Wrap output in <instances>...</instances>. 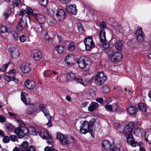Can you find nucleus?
<instances>
[{"instance_id":"680f3d73","label":"nucleus","mask_w":151,"mask_h":151,"mask_svg":"<svg viewBox=\"0 0 151 151\" xmlns=\"http://www.w3.org/2000/svg\"><path fill=\"white\" fill-rule=\"evenodd\" d=\"M6 121V118L3 116L1 115L0 116V122L4 123Z\"/></svg>"},{"instance_id":"20e7f679","label":"nucleus","mask_w":151,"mask_h":151,"mask_svg":"<svg viewBox=\"0 0 151 151\" xmlns=\"http://www.w3.org/2000/svg\"><path fill=\"white\" fill-rule=\"evenodd\" d=\"M106 79V76L104 75L103 72L97 73L94 78L95 83L98 86L102 84Z\"/></svg>"},{"instance_id":"8fccbe9b","label":"nucleus","mask_w":151,"mask_h":151,"mask_svg":"<svg viewBox=\"0 0 151 151\" xmlns=\"http://www.w3.org/2000/svg\"><path fill=\"white\" fill-rule=\"evenodd\" d=\"M19 39L21 42H24L26 40V37L24 35H20Z\"/></svg>"},{"instance_id":"9d476101","label":"nucleus","mask_w":151,"mask_h":151,"mask_svg":"<svg viewBox=\"0 0 151 151\" xmlns=\"http://www.w3.org/2000/svg\"><path fill=\"white\" fill-rule=\"evenodd\" d=\"M8 50L9 54L12 58H16L19 56V52L18 49L12 47L9 48Z\"/></svg>"},{"instance_id":"49530a36","label":"nucleus","mask_w":151,"mask_h":151,"mask_svg":"<svg viewBox=\"0 0 151 151\" xmlns=\"http://www.w3.org/2000/svg\"><path fill=\"white\" fill-rule=\"evenodd\" d=\"M5 126L6 129L8 131H11L14 128V127L10 123L6 124Z\"/></svg>"},{"instance_id":"6e6d98bb","label":"nucleus","mask_w":151,"mask_h":151,"mask_svg":"<svg viewBox=\"0 0 151 151\" xmlns=\"http://www.w3.org/2000/svg\"><path fill=\"white\" fill-rule=\"evenodd\" d=\"M103 91L105 93H107L109 92L110 89L107 86H105L103 87Z\"/></svg>"},{"instance_id":"a878e982","label":"nucleus","mask_w":151,"mask_h":151,"mask_svg":"<svg viewBox=\"0 0 151 151\" xmlns=\"http://www.w3.org/2000/svg\"><path fill=\"white\" fill-rule=\"evenodd\" d=\"M137 111V107L132 106H129L127 110L128 113H136Z\"/></svg>"},{"instance_id":"a211bd4d","label":"nucleus","mask_w":151,"mask_h":151,"mask_svg":"<svg viewBox=\"0 0 151 151\" xmlns=\"http://www.w3.org/2000/svg\"><path fill=\"white\" fill-rule=\"evenodd\" d=\"M24 85L27 88L29 89H33L35 86V82L31 80H27L25 82Z\"/></svg>"},{"instance_id":"423d86ee","label":"nucleus","mask_w":151,"mask_h":151,"mask_svg":"<svg viewBox=\"0 0 151 151\" xmlns=\"http://www.w3.org/2000/svg\"><path fill=\"white\" fill-rule=\"evenodd\" d=\"M84 43L86 49L87 50H91L95 47L94 43L91 37L86 38L84 41Z\"/></svg>"},{"instance_id":"2eb2a0df","label":"nucleus","mask_w":151,"mask_h":151,"mask_svg":"<svg viewBox=\"0 0 151 151\" xmlns=\"http://www.w3.org/2000/svg\"><path fill=\"white\" fill-rule=\"evenodd\" d=\"M57 18L59 20H63L65 18L66 14L65 11L62 9L59 10L56 14Z\"/></svg>"},{"instance_id":"5701e85b","label":"nucleus","mask_w":151,"mask_h":151,"mask_svg":"<svg viewBox=\"0 0 151 151\" xmlns=\"http://www.w3.org/2000/svg\"><path fill=\"white\" fill-rule=\"evenodd\" d=\"M78 79V78L76 77V76L74 73H69L67 74L66 80L68 81H70L74 80L76 81V79Z\"/></svg>"},{"instance_id":"4be33fe9","label":"nucleus","mask_w":151,"mask_h":151,"mask_svg":"<svg viewBox=\"0 0 151 151\" xmlns=\"http://www.w3.org/2000/svg\"><path fill=\"white\" fill-rule=\"evenodd\" d=\"M73 56L72 55H68L66 57L65 61L68 65H70L73 64L74 61Z\"/></svg>"},{"instance_id":"b1692460","label":"nucleus","mask_w":151,"mask_h":151,"mask_svg":"<svg viewBox=\"0 0 151 151\" xmlns=\"http://www.w3.org/2000/svg\"><path fill=\"white\" fill-rule=\"evenodd\" d=\"M46 105L44 104H40L39 105V109L43 113H49V111L46 108Z\"/></svg>"},{"instance_id":"58836bf2","label":"nucleus","mask_w":151,"mask_h":151,"mask_svg":"<svg viewBox=\"0 0 151 151\" xmlns=\"http://www.w3.org/2000/svg\"><path fill=\"white\" fill-rule=\"evenodd\" d=\"M8 28L6 26H3L0 27V33L2 34L8 32Z\"/></svg>"},{"instance_id":"13d9d810","label":"nucleus","mask_w":151,"mask_h":151,"mask_svg":"<svg viewBox=\"0 0 151 151\" xmlns=\"http://www.w3.org/2000/svg\"><path fill=\"white\" fill-rule=\"evenodd\" d=\"M88 12L89 13L92 15L94 16L95 15L96 13V12L95 11L94 9H89Z\"/></svg>"},{"instance_id":"2f4dec72","label":"nucleus","mask_w":151,"mask_h":151,"mask_svg":"<svg viewBox=\"0 0 151 151\" xmlns=\"http://www.w3.org/2000/svg\"><path fill=\"white\" fill-rule=\"evenodd\" d=\"M77 28L78 31L81 33L83 34L85 32V30L81 23H78L77 25Z\"/></svg>"},{"instance_id":"5fc2aeb1","label":"nucleus","mask_w":151,"mask_h":151,"mask_svg":"<svg viewBox=\"0 0 151 151\" xmlns=\"http://www.w3.org/2000/svg\"><path fill=\"white\" fill-rule=\"evenodd\" d=\"M105 108L108 111L112 112V106L111 105L106 104L105 106Z\"/></svg>"},{"instance_id":"473e14b6","label":"nucleus","mask_w":151,"mask_h":151,"mask_svg":"<svg viewBox=\"0 0 151 151\" xmlns=\"http://www.w3.org/2000/svg\"><path fill=\"white\" fill-rule=\"evenodd\" d=\"M105 52L107 54L109 58L111 57L113 53V51L111 49L107 48L105 50Z\"/></svg>"},{"instance_id":"0eeeda50","label":"nucleus","mask_w":151,"mask_h":151,"mask_svg":"<svg viewBox=\"0 0 151 151\" xmlns=\"http://www.w3.org/2000/svg\"><path fill=\"white\" fill-rule=\"evenodd\" d=\"M38 135L43 139L47 140V142L48 144L52 145L53 144V139L50 136L47 132H44L43 134L41 131H39L38 132Z\"/></svg>"},{"instance_id":"6ab92c4d","label":"nucleus","mask_w":151,"mask_h":151,"mask_svg":"<svg viewBox=\"0 0 151 151\" xmlns=\"http://www.w3.org/2000/svg\"><path fill=\"white\" fill-rule=\"evenodd\" d=\"M58 74V72L56 71L52 72L50 70H46L43 73L44 76L45 77H50L51 76H55Z\"/></svg>"},{"instance_id":"a19ab883","label":"nucleus","mask_w":151,"mask_h":151,"mask_svg":"<svg viewBox=\"0 0 151 151\" xmlns=\"http://www.w3.org/2000/svg\"><path fill=\"white\" fill-rule=\"evenodd\" d=\"M19 22H21V24H22V26H24V27L26 29H27L28 28V26L27 25V21L25 20L24 21L22 20V17L20 19Z\"/></svg>"},{"instance_id":"9b49d317","label":"nucleus","mask_w":151,"mask_h":151,"mask_svg":"<svg viewBox=\"0 0 151 151\" xmlns=\"http://www.w3.org/2000/svg\"><path fill=\"white\" fill-rule=\"evenodd\" d=\"M134 124L132 122L129 123L124 127V133L126 135L132 134V132L134 128Z\"/></svg>"},{"instance_id":"f704fd0d","label":"nucleus","mask_w":151,"mask_h":151,"mask_svg":"<svg viewBox=\"0 0 151 151\" xmlns=\"http://www.w3.org/2000/svg\"><path fill=\"white\" fill-rule=\"evenodd\" d=\"M126 136L128 143H130L134 140V138L132 134H128V135H126Z\"/></svg>"},{"instance_id":"69168bd1","label":"nucleus","mask_w":151,"mask_h":151,"mask_svg":"<svg viewBox=\"0 0 151 151\" xmlns=\"http://www.w3.org/2000/svg\"><path fill=\"white\" fill-rule=\"evenodd\" d=\"M100 27L101 28H104L106 27V24L105 22H101L100 24Z\"/></svg>"},{"instance_id":"c03bdc74","label":"nucleus","mask_w":151,"mask_h":151,"mask_svg":"<svg viewBox=\"0 0 151 151\" xmlns=\"http://www.w3.org/2000/svg\"><path fill=\"white\" fill-rule=\"evenodd\" d=\"M112 112H116L118 109V106L116 103H114L111 105Z\"/></svg>"},{"instance_id":"052dcab7","label":"nucleus","mask_w":151,"mask_h":151,"mask_svg":"<svg viewBox=\"0 0 151 151\" xmlns=\"http://www.w3.org/2000/svg\"><path fill=\"white\" fill-rule=\"evenodd\" d=\"M109 44L108 43L103 44L101 47V49L102 50H105L106 48H107L109 47Z\"/></svg>"},{"instance_id":"e2e57ef3","label":"nucleus","mask_w":151,"mask_h":151,"mask_svg":"<svg viewBox=\"0 0 151 151\" xmlns=\"http://www.w3.org/2000/svg\"><path fill=\"white\" fill-rule=\"evenodd\" d=\"M45 116L47 119L48 121L50 120H52L53 119V117L50 116V114H44Z\"/></svg>"},{"instance_id":"6e6552de","label":"nucleus","mask_w":151,"mask_h":151,"mask_svg":"<svg viewBox=\"0 0 151 151\" xmlns=\"http://www.w3.org/2000/svg\"><path fill=\"white\" fill-rule=\"evenodd\" d=\"M96 122V120L94 118H92L88 122V123L90 128L89 133L90 134L91 137H94L95 134V129L93 128L94 127L95 124Z\"/></svg>"},{"instance_id":"cd10ccee","label":"nucleus","mask_w":151,"mask_h":151,"mask_svg":"<svg viewBox=\"0 0 151 151\" xmlns=\"http://www.w3.org/2000/svg\"><path fill=\"white\" fill-rule=\"evenodd\" d=\"M76 80L78 83H79L85 86H87L89 83V81L86 79L83 80L81 78H79L78 79H76Z\"/></svg>"},{"instance_id":"39448f33","label":"nucleus","mask_w":151,"mask_h":151,"mask_svg":"<svg viewBox=\"0 0 151 151\" xmlns=\"http://www.w3.org/2000/svg\"><path fill=\"white\" fill-rule=\"evenodd\" d=\"M90 62V59L86 57H85L83 58H80L77 61L79 67L82 69L85 68Z\"/></svg>"},{"instance_id":"ddd939ff","label":"nucleus","mask_w":151,"mask_h":151,"mask_svg":"<svg viewBox=\"0 0 151 151\" xmlns=\"http://www.w3.org/2000/svg\"><path fill=\"white\" fill-rule=\"evenodd\" d=\"M20 69L23 73L26 74L28 73L31 70L30 64L28 63L22 64Z\"/></svg>"},{"instance_id":"bf43d9fd","label":"nucleus","mask_w":151,"mask_h":151,"mask_svg":"<svg viewBox=\"0 0 151 151\" xmlns=\"http://www.w3.org/2000/svg\"><path fill=\"white\" fill-rule=\"evenodd\" d=\"M9 138L13 142L16 141L17 139V137L15 135L10 136L9 137Z\"/></svg>"},{"instance_id":"393cba45","label":"nucleus","mask_w":151,"mask_h":151,"mask_svg":"<svg viewBox=\"0 0 151 151\" xmlns=\"http://www.w3.org/2000/svg\"><path fill=\"white\" fill-rule=\"evenodd\" d=\"M102 145L104 148L106 150H110L112 145L111 142L107 140L104 141Z\"/></svg>"},{"instance_id":"c85d7f7f","label":"nucleus","mask_w":151,"mask_h":151,"mask_svg":"<svg viewBox=\"0 0 151 151\" xmlns=\"http://www.w3.org/2000/svg\"><path fill=\"white\" fill-rule=\"evenodd\" d=\"M138 108L141 111L145 112L147 110L146 106L142 103H139L138 104Z\"/></svg>"},{"instance_id":"412c9836","label":"nucleus","mask_w":151,"mask_h":151,"mask_svg":"<svg viewBox=\"0 0 151 151\" xmlns=\"http://www.w3.org/2000/svg\"><path fill=\"white\" fill-rule=\"evenodd\" d=\"M122 57V54L120 52H117L113 53L111 57V59L114 61L115 62L121 58Z\"/></svg>"},{"instance_id":"a18cd8bd","label":"nucleus","mask_w":151,"mask_h":151,"mask_svg":"<svg viewBox=\"0 0 151 151\" xmlns=\"http://www.w3.org/2000/svg\"><path fill=\"white\" fill-rule=\"evenodd\" d=\"M11 34L13 37V39L15 41H17L18 40L17 34L16 32L14 31L12 32Z\"/></svg>"},{"instance_id":"0e129e2a","label":"nucleus","mask_w":151,"mask_h":151,"mask_svg":"<svg viewBox=\"0 0 151 151\" xmlns=\"http://www.w3.org/2000/svg\"><path fill=\"white\" fill-rule=\"evenodd\" d=\"M96 101L100 104H102L104 102L103 99L102 98H99L96 99Z\"/></svg>"},{"instance_id":"f3484780","label":"nucleus","mask_w":151,"mask_h":151,"mask_svg":"<svg viewBox=\"0 0 151 151\" xmlns=\"http://www.w3.org/2000/svg\"><path fill=\"white\" fill-rule=\"evenodd\" d=\"M99 36L101 42L103 43L106 42L107 40L106 37V32L105 30L103 29L100 31Z\"/></svg>"},{"instance_id":"4d7b16f0","label":"nucleus","mask_w":151,"mask_h":151,"mask_svg":"<svg viewBox=\"0 0 151 151\" xmlns=\"http://www.w3.org/2000/svg\"><path fill=\"white\" fill-rule=\"evenodd\" d=\"M89 95L91 98L95 97L96 95L95 92L93 90H91L89 93Z\"/></svg>"},{"instance_id":"c9c22d12","label":"nucleus","mask_w":151,"mask_h":151,"mask_svg":"<svg viewBox=\"0 0 151 151\" xmlns=\"http://www.w3.org/2000/svg\"><path fill=\"white\" fill-rule=\"evenodd\" d=\"M145 138L146 142L151 144V134L147 135L146 133L145 135Z\"/></svg>"},{"instance_id":"3c124183","label":"nucleus","mask_w":151,"mask_h":151,"mask_svg":"<svg viewBox=\"0 0 151 151\" xmlns=\"http://www.w3.org/2000/svg\"><path fill=\"white\" fill-rule=\"evenodd\" d=\"M47 0H39V3L42 6H45L47 4Z\"/></svg>"},{"instance_id":"7c9ffc66","label":"nucleus","mask_w":151,"mask_h":151,"mask_svg":"<svg viewBox=\"0 0 151 151\" xmlns=\"http://www.w3.org/2000/svg\"><path fill=\"white\" fill-rule=\"evenodd\" d=\"M143 130L140 128H137L135 129L134 131V133L136 135H141Z\"/></svg>"},{"instance_id":"e433bc0d","label":"nucleus","mask_w":151,"mask_h":151,"mask_svg":"<svg viewBox=\"0 0 151 151\" xmlns=\"http://www.w3.org/2000/svg\"><path fill=\"white\" fill-rule=\"evenodd\" d=\"M22 147H21V149L23 151H24V149H27V148L28 146V144L27 142L26 141H24L22 143Z\"/></svg>"},{"instance_id":"09e8293b","label":"nucleus","mask_w":151,"mask_h":151,"mask_svg":"<svg viewBox=\"0 0 151 151\" xmlns=\"http://www.w3.org/2000/svg\"><path fill=\"white\" fill-rule=\"evenodd\" d=\"M26 13L28 15H33V14L34 13H33V10L31 8L27 7L26 9Z\"/></svg>"},{"instance_id":"1a4fd4ad","label":"nucleus","mask_w":151,"mask_h":151,"mask_svg":"<svg viewBox=\"0 0 151 151\" xmlns=\"http://www.w3.org/2000/svg\"><path fill=\"white\" fill-rule=\"evenodd\" d=\"M80 127V131L81 133L86 134L88 132H89L90 128L88 123V121H83Z\"/></svg>"},{"instance_id":"f8f14e48","label":"nucleus","mask_w":151,"mask_h":151,"mask_svg":"<svg viewBox=\"0 0 151 151\" xmlns=\"http://www.w3.org/2000/svg\"><path fill=\"white\" fill-rule=\"evenodd\" d=\"M33 16L35 18L37 22L40 24H43L45 20V17L42 15L34 13Z\"/></svg>"},{"instance_id":"7ed1b4c3","label":"nucleus","mask_w":151,"mask_h":151,"mask_svg":"<svg viewBox=\"0 0 151 151\" xmlns=\"http://www.w3.org/2000/svg\"><path fill=\"white\" fill-rule=\"evenodd\" d=\"M21 99L23 101V103L26 105H31L29 108L28 110L30 113H33L36 112L38 110V109L37 106H35L33 104H31L30 100L29 99L27 100L24 95L21 93Z\"/></svg>"},{"instance_id":"864d4df0","label":"nucleus","mask_w":151,"mask_h":151,"mask_svg":"<svg viewBox=\"0 0 151 151\" xmlns=\"http://www.w3.org/2000/svg\"><path fill=\"white\" fill-rule=\"evenodd\" d=\"M9 141L10 138L9 136H6L4 137L3 139V141L4 142L7 143L9 142Z\"/></svg>"},{"instance_id":"774afa93","label":"nucleus","mask_w":151,"mask_h":151,"mask_svg":"<svg viewBox=\"0 0 151 151\" xmlns=\"http://www.w3.org/2000/svg\"><path fill=\"white\" fill-rule=\"evenodd\" d=\"M28 150L29 151H35L36 149L35 147L33 146H30L29 147Z\"/></svg>"},{"instance_id":"ea45409f","label":"nucleus","mask_w":151,"mask_h":151,"mask_svg":"<svg viewBox=\"0 0 151 151\" xmlns=\"http://www.w3.org/2000/svg\"><path fill=\"white\" fill-rule=\"evenodd\" d=\"M21 22H19L16 26V29L18 31H22L23 29V27L22 24H21Z\"/></svg>"},{"instance_id":"bb28decb","label":"nucleus","mask_w":151,"mask_h":151,"mask_svg":"<svg viewBox=\"0 0 151 151\" xmlns=\"http://www.w3.org/2000/svg\"><path fill=\"white\" fill-rule=\"evenodd\" d=\"M123 44V42L122 40H119L117 41L115 45V49L119 51L122 50Z\"/></svg>"},{"instance_id":"dca6fc26","label":"nucleus","mask_w":151,"mask_h":151,"mask_svg":"<svg viewBox=\"0 0 151 151\" xmlns=\"http://www.w3.org/2000/svg\"><path fill=\"white\" fill-rule=\"evenodd\" d=\"M33 57L35 60H40L42 57L41 52L38 50H34L33 51Z\"/></svg>"},{"instance_id":"f03ea898","label":"nucleus","mask_w":151,"mask_h":151,"mask_svg":"<svg viewBox=\"0 0 151 151\" xmlns=\"http://www.w3.org/2000/svg\"><path fill=\"white\" fill-rule=\"evenodd\" d=\"M14 133L17 135L19 138L22 139L29 133V130L26 127L22 126L16 128Z\"/></svg>"},{"instance_id":"de8ad7c7","label":"nucleus","mask_w":151,"mask_h":151,"mask_svg":"<svg viewBox=\"0 0 151 151\" xmlns=\"http://www.w3.org/2000/svg\"><path fill=\"white\" fill-rule=\"evenodd\" d=\"M75 48V44L74 43H70L68 45V50L70 51H73Z\"/></svg>"},{"instance_id":"f257e3e1","label":"nucleus","mask_w":151,"mask_h":151,"mask_svg":"<svg viewBox=\"0 0 151 151\" xmlns=\"http://www.w3.org/2000/svg\"><path fill=\"white\" fill-rule=\"evenodd\" d=\"M57 139L63 145H68L70 143L75 142V139L74 137L70 135H65L60 133H58L57 135Z\"/></svg>"},{"instance_id":"4c0bfd02","label":"nucleus","mask_w":151,"mask_h":151,"mask_svg":"<svg viewBox=\"0 0 151 151\" xmlns=\"http://www.w3.org/2000/svg\"><path fill=\"white\" fill-rule=\"evenodd\" d=\"M142 34H144L143 32L142 27H138L137 28V29L135 33L136 36L140 35Z\"/></svg>"},{"instance_id":"72a5a7b5","label":"nucleus","mask_w":151,"mask_h":151,"mask_svg":"<svg viewBox=\"0 0 151 151\" xmlns=\"http://www.w3.org/2000/svg\"><path fill=\"white\" fill-rule=\"evenodd\" d=\"M145 37V34H142L140 35H136V38L137 40L139 42H142L144 41V37Z\"/></svg>"},{"instance_id":"aec40b11","label":"nucleus","mask_w":151,"mask_h":151,"mask_svg":"<svg viewBox=\"0 0 151 151\" xmlns=\"http://www.w3.org/2000/svg\"><path fill=\"white\" fill-rule=\"evenodd\" d=\"M99 106V104L96 102H91L88 108V110L90 112H93L97 109Z\"/></svg>"},{"instance_id":"603ef678","label":"nucleus","mask_w":151,"mask_h":151,"mask_svg":"<svg viewBox=\"0 0 151 151\" xmlns=\"http://www.w3.org/2000/svg\"><path fill=\"white\" fill-rule=\"evenodd\" d=\"M45 151H57L53 149V147L51 146L50 147L48 146H47L44 149Z\"/></svg>"},{"instance_id":"338daca9","label":"nucleus","mask_w":151,"mask_h":151,"mask_svg":"<svg viewBox=\"0 0 151 151\" xmlns=\"http://www.w3.org/2000/svg\"><path fill=\"white\" fill-rule=\"evenodd\" d=\"M26 13V10L22 9L19 12V15H24Z\"/></svg>"},{"instance_id":"c756f323","label":"nucleus","mask_w":151,"mask_h":151,"mask_svg":"<svg viewBox=\"0 0 151 151\" xmlns=\"http://www.w3.org/2000/svg\"><path fill=\"white\" fill-rule=\"evenodd\" d=\"M55 49L58 53L61 54L64 52V48L63 46L61 45H57L55 47Z\"/></svg>"},{"instance_id":"4468645a","label":"nucleus","mask_w":151,"mask_h":151,"mask_svg":"<svg viewBox=\"0 0 151 151\" xmlns=\"http://www.w3.org/2000/svg\"><path fill=\"white\" fill-rule=\"evenodd\" d=\"M67 9L68 13L70 15H75L77 13V9L75 4L68 6Z\"/></svg>"},{"instance_id":"37998d69","label":"nucleus","mask_w":151,"mask_h":151,"mask_svg":"<svg viewBox=\"0 0 151 151\" xmlns=\"http://www.w3.org/2000/svg\"><path fill=\"white\" fill-rule=\"evenodd\" d=\"M21 3L20 0H14L12 1V6L13 8L19 6V4Z\"/></svg>"},{"instance_id":"79ce46f5","label":"nucleus","mask_w":151,"mask_h":151,"mask_svg":"<svg viewBox=\"0 0 151 151\" xmlns=\"http://www.w3.org/2000/svg\"><path fill=\"white\" fill-rule=\"evenodd\" d=\"M49 23L50 25L53 26L56 24V20L52 17H50Z\"/></svg>"}]
</instances>
